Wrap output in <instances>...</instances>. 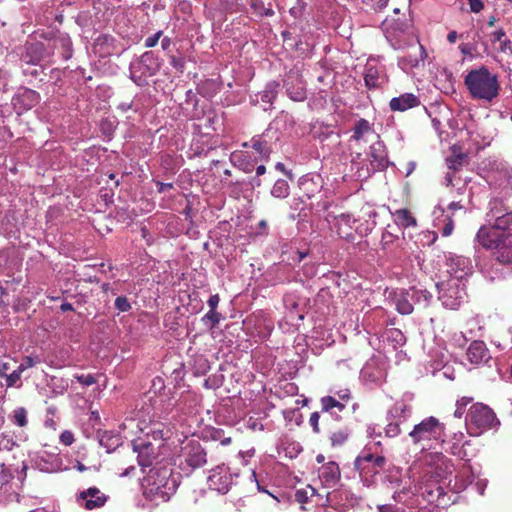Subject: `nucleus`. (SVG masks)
<instances>
[{
	"label": "nucleus",
	"instance_id": "obj_20",
	"mask_svg": "<svg viewBox=\"0 0 512 512\" xmlns=\"http://www.w3.org/2000/svg\"><path fill=\"white\" fill-rule=\"evenodd\" d=\"M393 215L396 223L403 228L414 227L417 224L416 218L407 208L398 209Z\"/></svg>",
	"mask_w": 512,
	"mask_h": 512
},
{
	"label": "nucleus",
	"instance_id": "obj_7",
	"mask_svg": "<svg viewBox=\"0 0 512 512\" xmlns=\"http://www.w3.org/2000/svg\"><path fill=\"white\" fill-rule=\"evenodd\" d=\"M181 457L183 461L180 466L183 470L186 467L195 470L205 466L208 462L205 448L196 440H190L185 444Z\"/></svg>",
	"mask_w": 512,
	"mask_h": 512
},
{
	"label": "nucleus",
	"instance_id": "obj_59",
	"mask_svg": "<svg viewBox=\"0 0 512 512\" xmlns=\"http://www.w3.org/2000/svg\"><path fill=\"white\" fill-rule=\"evenodd\" d=\"M457 38H458V34H457V32H456L455 30L450 31V32L448 33V35H447V40H448V42H449V43H451V44L455 43V42H456V40H457Z\"/></svg>",
	"mask_w": 512,
	"mask_h": 512
},
{
	"label": "nucleus",
	"instance_id": "obj_13",
	"mask_svg": "<svg viewBox=\"0 0 512 512\" xmlns=\"http://www.w3.org/2000/svg\"><path fill=\"white\" fill-rule=\"evenodd\" d=\"M134 451L138 453V464L141 467H149L157 457V452L152 443L144 439L133 441Z\"/></svg>",
	"mask_w": 512,
	"mask_h": 512
},
{
	"label": "nucleus",
	"instance_id": "obj_45",
	"mask_svg": "<svg viewBox=\"0 0 512 512\" xmlns=\"http://www.w3.org/2000/svg\"><path fill=\"white\" fill-rule=\"evenodd\" d=\"M161 36H162V31H158L154 35L146 38V40H145V47L152 48V47L156 46L158 41H159V39L161 38Z\"/></svg>",
	"mask_w": 512,
	"mask_h": 512
},
{
	"label": "nucleus",
	"instance_id": "obj_27",
	"mask_svg": "<svg viewBox=\"0 0 512 512\" xmlns=\"http://www.w3.org/2000/svg\"><path fill=\"white\" fill-rule=\"evenodd\" d=\"M290 193L289 184L284 179L277 180L271 190L272 196L276 198H286Z\"/></svg>",
	"mask_w": 512,
	"mask_h": 512
},
{
	"label": "nucleus",
	"instance_id": "obj_56",
	"mask_svg": "<svg viewBox=\"0 0 512 512\" xmlns=\"http://www.w3.org/2000/svg\"><path fill=\"white\" fill-rule=\"evenodd\" d=\"M252 9L258 13V10H262L264 7V3L262 0H251Z\"/></svg>",
	"mask_w": 512,
	"mask_h": 512
},
{
	"label": "nucleus",
	"instance_id": "obj_57",
	"mask_svg": "<svg viewBox=\"0 0 512 512\" xmlns=\"http://www.w3.org/2000/svg\"><path fill=\"white\" fill-rule=\"evenodd\" d=\"M157 188L159 193H163L166 190L172 189L173 185L171 183L157 182Z\"/></svg>",
	"mask_w": 512,
	"mask_h": 512
},
{
	"label": "nucleus",
	"instance_id": "obj_64",
	"mask_svg": "<svg viewBox=\"0 0 512 512\" xmlns=\"http://www.w3.org/2000/svg\"><path fill=\"white\" fill-rule=\"evenodd\" d=\"M416 163L413 161H410L407 163V169H406V176H409L415 169Z\"/></svg>",
	"mask_w": 512,
	"mask_h": 512
},
{
	"label": "nucleus",
	"instance_id": "obj_62",
	"mask_svg": "<svg viewBox=\"0 0 512 512\" xmlns=\"http://www.w3.org/2000/svg\"><path fill=\"white\" fill-rule=\"evenodd\" d=\"M258 14L262 16H272L274 14V11L271 8L263 7L262 10H258Z\"/></svg>",
	"mask_w": 512,
	"mask_h": 512
},
{
	"label": "nucleus",
	"instance_id": "obj_5",
	"mask_svg": "<svg viewBox=\"0 0 512 512\" xmlns=\"http://www.w3.org/2000/svg\"><path fill=\"white\" fill-rule=\"evenodd\" d=\"M466 421L480 431L492 429L499 424L494 411L483 403H475L470 407Z\"/></svg>",
	"mask_w": 512,
	"mask_h": 512
},
{
	"label": "nucleus",
	"instance_id": "obj_61",
	"mask_svg": "<svg viewBox=\"0 0 512 512\" xmlns=\"http://www.w3.org/2000/svg\"><path fill=\"white\" fill-rule=\"evenodd\" d=\"M459 49H460L461 53L464 54V55H470L471 54V47L469 46V44H461L459 46Z\"/></svg>",
	"mask_w": 512,
	"mask_h": 512
},
{
	"label": "nucleus",
	"instance_id": "obj_10",
	"mask_svg": "<svg viewBox=\"0 0 512 512\" xmlns=\"http://www.w3.org/2000/svg\"><path fill=\"white\" fill-rule=\"evenodd\" d=\"M451 154L446 158V165L450 172L446 175L447 185H453V174L462 170L468 163V154L460 146L453 145L450 148Z\"/></svg>",
	"mask_w": 512,
	"mask_h": 512
},
{
	"label": "nucleus",
	"instance_id": "obj_39",
	"mask_svg": "<svg viewBox=\"0 0 512 512\" xmlns=\"http://www.w3.org/2000/svg\"><path fill=\"white\" fill-rule=\"evenodd\" d=\"M397 239L390 231L387 229L382 233L381 237V245L384 249L388 248L390 244H392Z\"/></svg>",
	"mask_w": 512,
	"mask_h": 512
},
{
	"label": "nucleus",
	"instance_id": "obj_24",
	"mask_svg": "<svg viewBox=\"0 0 512 512\" xmlns=\"http://www.w3.org/2000/svg\"><path fill=\"white\" fill-rule=\"evenodd\" d=\"M11 422L18 427H26L28 425V411L24 407L15 408L9 415Z\"/></svg>",
	"mask_w": 512,
	"mask_h": 512
},
{
	"label": "nucleus",
	"instance_id": "obj_9",
	"mask_svg": "<svg viewBox=\"0 0 512 512\" xmlns=\"http://www.w3.org/2000/svg\"><path fill=\"white\" fill-rule=\"evenodd\" d=\"M466 359L474 366H490L492 356L484 341L474 340L467 348Z\"/></svg>",
	"mask_w": 512,
	"mask_h": 512
},
{
	"label": "nucleus",
	"instance_id": "obj_19",
	"mask_svg": "<svg viewBox=\"0 0 512 512\" xmlns=\"http://www.w3.org/2000/svg\"><path fill=\"white\" fill-rule=\"evenodd\" d=\"M321 478L327 484H335L340 479V469L335 462H329L321 468Z\"/></svg>",
	"mask_w": 512,
	"mask_h": 512
},
{
	"label": "nucleus",
	"instance_id": "obj_34",
	"mask_svg": "<svg viewBox=\"0 0 512 512\" xmlns=\"http://www.w3.org/2000/svg\"><path fill=\"white\" fill-rule=\"evenodd\" d=\"M336 398L333 396H324L320 399L322 412H330L336 405Z\"/></svg>",
	"mask_w": 512,
	"mask_h": 512
},
{
	"label": "nucleus",
	"instance_id": "obj_4",
	"mask_svg": "<svg viewBox=\"0 0 512 512\" xmlns=\"http://www.w3.org/2000/svg\"><path fill=\"white\" fill-rule=\"evenodd\" d=\"M445 425L436 417L430 416L416 424L409 432L414 445H421L422 448H431L430 442L437 441L443 435Z\"/></svg>",
	"mask_w": 512,
	"mask_h": 512
},
{
	"label": "nucleus",
	"instance_id": "obj_18",
	"mask_svg": "<svg viewBox=\"0 0 512 512\" xmlns=\"http://www.w3.org/2000/svg\"><path fill=\"white\" fill-rule=\"evenodd\" d=\"M251 147L259 153L261 159L267 160L272 152L271 144L262 136H255L251 139Z\"/></svg>",
	"mask_w": 512,
	"mask_h": 512
},
{
	"label": "nucleus",
	"instance_id": "obj_8",
	"mask_svg": "<svg viewBox=\"0 0 512 512\" xmlns=\"http://www.w3.org/2000/svg\"><path fill=\"white\" fill-rule=\"evenodd\" d=\"M453 464L449 458L441 453L430 455L427 474L436 482L446 480L453 473Z\"/></svg>",
	"mask_w": 512,
	"mask_h": 512
},
{
	"label": "nucleus",
	"instance_id": "obj_42",
	"mask_svg": "<svg viewBox=\"0 0 512 512\" xmlns=\"http://www.w3.org/2000/svg\"><path fill=\"white\" fill-rule=\"evenodd\" d=\"M75 441V438H74V434L69 431V430H65L61 433L60 435V442L66 446H70L74 443Z\"/></svg>",
	"mask_w": 512,
	"mask_h": 512
},
{
	"label": "nucleus",
	"instance_id": "obj_43",
	"mask_svg": "<svg viewBox=\"0 0 512 512\" xmlns=\"http://www.w3.org/2000/svg\"><path fill=\"white\" fill-rule=\"evenodd\" d=\"M447 210H448V213H449L448 215H450V216H452V217L455 215V212H456V211H458V210H459V211H462V212H463V214H465V213H466V208L464 207V205H462V204H461V202H460V201H457V202H451V203L449 204V206H448V209H447Z\"/></svg>",
	"mask_w": 512,
	"mask_h": 512
},
{
	"label": "nucleus",
	"instance_id": "obj_29",
	"mask_svg": "<svg viewBox=\"0 0 512 512\" xmlns=\"http://www.w3.org/2000/svg\"><path fill=\"white\" fill-rule=\"evenodd\" d=\"M453 293L454 289L450 288L447 291L441 293L439 296V299L442 300L443 305L449 309H457V307L460 305V300H458L457 297L452 299Z\"/></svg>",
	"mask_w": 512,
	"mask_h": 512
},
{
	"label": "nucleus",
	"instance_id": "obj_16",
	"mask_svg": "<svg viewBox=\"0 0 512 512\" xmlns=\"http://www.w3.org/2000/svg\"><path fill=\"white\" fill-rule=\"evenodd\" d=\"M39 99L40 96L36 91L24 88L18 92L13 100L15 106L20 105L23 110H29L38 104Z\"/></svg>",
	"mask_w": 512,
	"mask_h": 512
},
{
	"label": "nucleus",
	"instance_id": "obj_23",
	"mask_svg": "<svg viewBox=\"0 0 512 512\" xmlns=\"http://www.w3.org/2000/svg\"><path fill=\"white\" fill-rule=\"evenodd\" d=\"M350 436V430L347 427H340L334 430L330 435L331 445L338 447L344 445Z\"/></svg>",
	"mask_w": 512,
	"mask_h": 512
},
{
	"label": "nucleus",
	"instance_id": "obj_52",
	"mask_svg": "<svg viewBox=\"0 0 512 512\" xmlns=\"http://www.w3.org/2000/svg\"><path fill=\"white\" fill-rule=\"evenodd\" d=\"M1 472H0V481L2 483H8L10 479H12V475L5 469V464L2 463L1 465Z\"/></svg>",
	"mask_w": 512,
	"mask_h": 512
},
{
	"label": "nucleus",
	"instance_id": "obj_54",
	"mask_svg": "<svg viewBox=\"0 0 512 512\" xmlns=\"http://www.w3.org/2000/svg\"><path fill=\"white\" fill-rule=\"evenodd\" d=\"M385 464V458L383 456H374L371 464L372 469L382 468Z\"/></svg>",
	"mask_w": 512,
	"mask_h": 512
},
{
	"label": "nucleus",
	"instance_id": "obj_12",
	"mask_svg": "<svg viewBox=\"0 0 512 512\" xmlns=\"http://www.w3.org/2000/svg\"><path fill=\"white\" fill-rule=\"evenodd\" d=\"M107 496L101 493L97 487H90L81 491L77 496V501L87 510H93L105 505Z\"/></svg>",
	"mask_w": 512,
	"mask_h": 512
},
{
	"label": "nucleus",
	"instance_id": "obj_21",
	"mask_svg": "<svg viewBox=\"0 0 512 512\" xmlns=\"http://www.w3.org/2000/svg\"><path fill=\"white\" fill-rule=\"evenodd\" d=\"M295 80L296 87H290V82H285L287 94L293 101H303L306 99V89L300 79L296 78Z\"/></svg>",
	"mask_w": 512,
	"mask_h": 512
},
{
	"label": "nucleus",
	"instance_id": "obj_15",
	"mask_svg": "<svg viewBox=\"0 0 512 512\" xmlns=\"http://www.w3.org/2000/svg\"><path fill=\"white\" fill-rule=\"evenodd\" d=\"M321 189L322 184L320 182L319 176H317V180H315L313 177L309 175H305L300 178L299 190L302 199H312L321 192Z\"/></svg>",
	"mask_w": 512,
	"mask_h": 512
},
{
	"label": "nucleus",
	"instance_id": "obj_26",
	"mask_svg": "<svg viewBox=\"0 0 512 512\" xmlns=\"http://www.w3.org/2000/svg\"><path fill=\"white\" fill-rule=\"evenodd\" d=\"M374 459V455L372 453H363L362 455H359L355 460V468L362 474L363 472L367 473L370 472V467L372 464V461ZM371 472H375L374 470H371Z\"/></svg>",
	"mask_w": 512,
	"mask_h": 512
},
{
	"label": "nucleus",
	"instance_id": "obj_50",
	"mask_svg": "<svg viewBox=\"0 0 512 512\" xmlns=\"http://www.w3.org/2000/svg\"><path fill=\"white\" fill-rule=\"evenodd\" d=\"M379 512H402L400 508L392 504H383L378 506Z\"/></svg>",
	"mask_w": 512,
	"mask_h": 512
},
{
	"label": "nucleus",
	"instance_id": "obj_37",
	"mask_svg": "<svg viewBox=\"0 0 512 512\" xmlns=\"http://www.w3.org/2000/svg\"><path fill=\"white\" fill-rule=\"evenodd\" d=\"M22 372L17 368L10 374H6L4 377L6 378L7 387H13L17 384V382L21 378Z\"/></svg>",
	"mask_w": 512,
	"mask_h": 512
},
{
	"label": "nucleus",
	"instance_id": "obj_3",
	"mask_svg": "<svg viewBox=\"0 0 512 512\" xmlns=\"http://www.w3.org/2000/svg\"><path fill=\"white\" fill-rule=\"evenodd\" d=\"M464 84L470 97L474 100L492 102L499 95L498 77L486 66L468 71L464 78Z\"/></svg>",
	"mask_w": 512,
	"mask_h": 512
},
{
	"label": "nucleus",
	"instance_id": "obj_22",
	"mask_svg": "<svg viewBox=\"0 0 512 512\" xmlns=\"http://www.w3.org/2000/svg\"><path fill=\"white\" fill-rule=\"evenodd\" d=\"M278 87H279V84L277 82H275V81L269 82L265 86V89L259 93L261 102L271 105L277 97V94H278L277 88Z\"/></svg>",
	"mask_w": 512,
	"mask_h": 512
},
{
	"label": "nucleus",
	"instance_id": "obj_32",
	"mask_svg": "<svg viewBox=\"0 0 512 512\" xmlns=\"http://www.w3.org/2000/svg\"><path fill=\"white\" fill-rule=\"evenodd\" d=\"M41 363V359L38 356H25L22 362L18 366V369L23 373L26 369L36 366Z\"/></svg>",
	"mask_w": 512,
	"mask_h": 512
},
{
	"label": "nucleus",
	"instance_id": "obj_53",
	"mask_svg": "<svg viewBox=\"0 0 512 512\" xmlns=\"http://www.w3.org/2000/svg\"><path fill=\"white\" fill-rule=\"evenodd\" d=\"M505 34H506L505 31L502 28H500L491 34V37H492L491 41L492 42H501L502 40H504L503 37L505 36Z\"/></svg>",
	"mask_w": 512,
	"mask_h": 512
},
{
	"label": "nucleus",
	"instance_id": "obj_28",
	"mask_svg": "<svg viewBox=\"0 0 512 512\" xmlns=\"http://www.w3.org/2000/svg\"><path fill=\"white\" fill-rule=\"evenodd\" d=\"M396 310L402 315H409L413 312V305L403 294L397 295L395 298Z\"/></svg>",
	"mask_w": 512,
	"mask_h": 512
},
{
	"label": "nucleus",
	"instance_id": "obj_44",
	"mask_svg": "<svg viewBox=\"0 0 512 512\" xmlns=\"http://www.w3.org/2000/svg\"><path fill=\"white\" fill-rule=\"evenodd\" d=\"M413 296L417 297V301H420V297L423 298L424 305H427L432 298L431 293L426 290H413Z\"/></svg>",
	"mask_w": 512,
	"mask_h": 512
},
{
	"label": "nucleus",
	"instance_id": "obj_47",
	"mask_svg": "<svg viewBox=\"0 0 512 512\" xmlns=\"http://www.w3.org/2000/svg\"><path fill=\"white\" fill-rule=\"evenodd\" d=\"M470 5V10L474 13H479L483 8L484 4L481 0H467Z\"/></svg>",
	"mask_w": 512,
	"mask_h": 512
},
{
	"label": "nucleus",
	"instance_id": "obj_38",
	"mask_svg": "<svg viewBox=\"0 0 512 512\" xmlns=\"http://www.w3.org/2000/svg\"><path fill=\"white\" fill-rule=\"evenodd\" d=\"M75 379L84 386H91L97 382L96 378L92 374L75 375Z\"/></svg>",
	"mask_w": 512,
	"mask_h": 512
},
{
	"label": "nucleus",
	"instance_id": "obj_48",
	"mask_svg": "<svg viewBox=\"0 0 512 512\" xmlns=\"http://www.w3.org/2000/svg\"><path fill=\"white\" fill-rule=\"evenodd\" d=\"M308 494L306 490L300 489L295 492V500L298 503L304 504L308 501Z\"/></svg>",
	"mask_w": 512,
	"mask_h": 512
},
{
	"label": "nucleus",
	"instance_id": "obj_30",
	"mask_svg": "<svg viewBox=\"0 0 512 512\" xmlns=\"http://www.w3.org/2000/svg\"><path fill=\"white\" fill-rule=\"evenodd\" d=\"M221 320V314L214 310H209L201 319V321L208 325L210 329H214Z\"/></svg>",
	"mask_w": 512,
	"mask_h": 512
},
{
	"label": "nucleus",
	"instance_id": "obj_36",
	"mask_svg": "<svg viewBox=\"0 0 512 512\" xmlns=\"http://www.w3.org/2000/svg\"><path fill=\"white\" fill-rule=\"evenodd\" d=\"M401 433L400 422H390L385 427L386 436L393 438Z\"/></svg>",
	"mask_w": 512,
	"mask_h": 512
},
{
	"label": "nucleus",
	"instance_id": "obj_46",
	"mask_svg": "<svg viewBox=\"0 0 512 512\" xmlns=\"http://www.w3.org/2000/svg\"><path fill=\"white\" fill-rule=\"evenodd\" d=\"M500 51L512 55V41L509 39H504L500 42Z\"/></svg>",
	"mask_w": 512,
	"mask_h": 512
},
{
	"label": "nucleus",
	"instance_id": "obj_11",
	"mask_svg": "<svg viewBox=\"0 0 512 512\" xmlns=\"http://www.w3.org/2000/svg\"><path fill=\"white\" fill-rule=\"evenodd\" d=\"M207 483L210 490L225 494L230 489L232 477L224 468L217 466L215 469L210 471Z\"/></svg>",
	"mask_w": 512,
	"mask_h": 512
},
{
	"label": "nucleus",
	"instance_id": "obj_14",
	"mask_svg": "<svg viewBox=\"0 0 512 512\" xmlns=\"http://www.w3.org/2000/svg\"><path fill=\"white\" fill-rule=\"evenodd\" d=\"M421 104L420 99L413 93H404L398 97H394L389 102L391 111L404 112L408 109L418 107Z\"/></svg>",
	"mask_w": 512,
	"mask_h": 512
},
{
	"label": "nucleus",
	"instance_id": "obj_33",
	"mask_svg": "<svg viewBox=\"0 0 512 512\" xmlns=\"http://www.w3.org/2000/svg\"><path fill=\"white\" fill-rule=\"evenodd\" d=\"M115 308L119 312H128L131 309V304L127 297L119 296L115 299Z\"/></svg>",
	"mask_w": 512,
	"mask_h": 512
},
{
	"label": "nucleus",
	"instance_id": "obj_17",
	"mask_svg": "<svg viewBox=\"0 0 512 512\" xmlns=\"http://www.w3.org/2000/svg\"><path fill=\"white\" fill-rule=\"evenodd\" d=\"M386 81L385 76L381 75L379 69L374 66H368L364 74L365 86L368 89H377Z\"/></svg>",
	"mask_w": 512,
	"mask_h": 512
},
{
	"label": "nucleus",
	"instance_id": "obj_40",
	"mask_svg": "<svg viewBox=\"0 0 512 512\" xmlns=\"http://www.w3.org/2000/svg\"><path fill=\"white\" fill-rule=\"evenodd\" d=\"M319 419H320L319 412L311 413L310 418H309V423H310L312 430L315 434H319L321 432L320 425H319Z\"/></svg>",
	"mask_w": 512,
	"mask_h": 512
},
{
	"label": "nucleus",
	"instance_id": "obj_35",
	"mask_svg": "<svg viewBox=\"0 0 512 512\" xmlns=\"http://www.w3.org/2000/svg\"><path fill=\"white\" fill-rule=\"evenodd\" d=\"M453 230H454L453 217L450 215H446V218L444 219V225L441 229V234L444 237H448L452 234Z\"/></svg>",
	"mask_w": 512,
	"mask_h": 512
},
{
	"label": "nucleus",
	"instance_id": "obj_49",
	"mask_svg": "<svg viewBox=\"0 0 512 512\" xmlns=\"http://www.w3.org/2000/svg\"><path fill=\"white\" fill-rule=\"evenodd\" d=\"M337 397L339 398V401L342 402H348L351 400V392L349 389H342L336 392Z\"/></svg>",
	"mask_w": 512,
	"mask_h": 512
},
{
	"label": "nucleus",
	"instance_id": "obj_55",
	"mask_svg": "<svg viewBox=\"0 0 512 512\" xmlns=\"http://www.w3.org/2000/svg\"><path fill=\"white\" fill-rule=\"evenodd\" d=\"M472 401H473V398H472V397L463 396V397H461L460 399H458V400H457L456 404H458L459 406H462V407L466 408V406H467L468 404H470Z\"/></svg>",
	"mask_w": 512,
	"mask_h": 512
},
{
	"label": "nucleus",
	"instance_id": "obj_41",
	"mask_svg": "<svg viewBox=\"0 0 512 512\" xmlns=\"http://www.w3.org/2000/svg\"><path fill=\"white\" fill-rule=\"evenodd\" d=\"M169 63L170 65L175 68L178 72L180 73H183L184 71V66H185V61L183 58L181 57H176V56H170V60H169Z\"/></svg>",
	"mask_w": 512,
	"mask_h": 512
},
{
	"label": "nucleus",
	"instance_id": "obj_63",
	"mask_svg": "<svg viewBox=\"0 0 512 512\" xmlns=\"http://www.w3.org/2000/svg\"><path fill=\"white\" fill-rule=\"evenodd\" d=\"M10 369L9 363H0V371H1V377H4L7 374V371Z\"/></svg>",
	"mask_w": 512,
	"mask_h": 512
},
{
	"label": "nucleus",
	"instance_id": "obj_58",
	"mask_svg": "<svg viewBox=\"0 0 512 512\" xmlns=\"http://www.w3.org/2000/svg\"><path fill=\"white\" fill-rule=\"evenodd\" d=\"M395 412L396 413H400L401 415H404L405 412L407 411L408 409V406L404 403H401V404H396L395 407Z\"/></svg>",
	"mask_w": 512,
	"mask_h": 512
},
{
	"label": "nucleus",
	"instance_id": "obj_25",
	"mask_svg": "<svg viewBox=\"0 0 512 512\" xmlns=\"http://www.w3.org/2000/svg\"><path fill=\"white\" fill-rule=\"evenodd\" d=\"M370 131H372L370 123L366 119L361 118L355 123L351 138L355 141H359Z\"/></svg>",
	"mask_w": 512,
	"mask_h": 512
},
{
	"label": "nucleus",
	"instance_id": "obj_6",
	"mask_svg": "<svg viewBox=\"0 0 512 512\" xmlns=\"http://www.w3.org/2000/svg\"><path fill=\"white\" fill-rule=\"evenodd\" d=\"M496 239L491 238V246H486L481 239H476L484 249H494L496 260L512 268V230L496 233Z\"/></svg>",
	"mask_w": 512,
	"mask_h": 512
},
{
	"label": "nucleus",
	"instance_id": "obj_51",
	"mask_svg": "<svg viewBox=\"0 0 512 512\" xmlns=\"http://www.w3.org/2000/svg\"><path fill=\"white\" fill-rule=\"evenodd\" d=\"M219 302H220L219 295L218 294H214V295L210 296V298L207 301V304L210 307V310L216 311Z\"/></svg>",
	"mask_w": 512,
	"mask_h": 512
},
{
	"label": "nucleus",
	"instance_id": "obj_31",
	"mask_svg": "<svg viewBox=\"0 0 512 512\" xmlns=\"http://www.w3.org/2000/svg\"><path fill=\"white\" fill-rule=\"evenodd\" d=\"M15 445L16 442L14 441L12 436L5 433H2L0 435V452L11 451Z\"/></svg>",
	"mask_w": 512,
	"mask_h": 512
},
{
	"label": "nucleus",
	"instance_id": "obj_60",
	"mask_svg": "<svg viewBox=\"0 0 512 512\" xmlns=\"http://www.w3.org/2000/svg\"><path fill=\"white\" fill-rule=\"evenodd\" d=\"M171 44H172V41L169 37H164L161 41V46H162L163 50H168L169 47L171 46Z\"/></svg>",
	"mask_w": 512,
	"mask_h": 512
},
{
	"label": "nucleus",
	"instance_id": "obj_2",
	"mask_svg": "<svg viewBox=\"0 0 512 512\" xmlns=\"http://www.w3.org/2000/svg\"><path fill=\"white\" fill-rule=\"evenodd\" d=\"M486 216L489 224L479 228L476 239H481L486 246H491V238L496 239V233L512 230V207L503 198H492Z\"/></svg>",
	"mask_w": 512,
	"mask_h": 512
},
{
	"label": "nucleus",
	"instance_id": "obj_1",
	"mask_svg": "<svg viewBox=\"0 0 512 512\" xmlns=\"http://www.w3.org/2000/svg\"><path fill=\"white\" fill-rule=\"evenodd\" d=\"M362 212L363 216L354 218L350 213L336 214L332 211L327 213L325 219L340 238L355 243L357 237L367 236L376 226L377 212L370 207L362 209Z\"/></svg>",
	"mask_w": 512,
	"mask_h": 512
}]
</instances>
